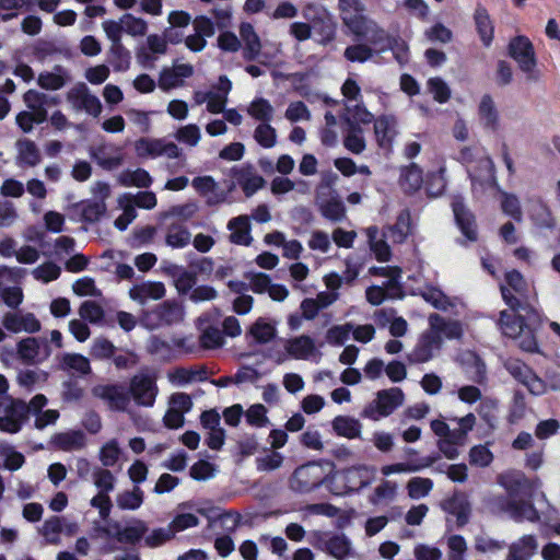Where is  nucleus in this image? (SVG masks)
<instances>
[{"label": "nucleus", "mask_w": 560, "mask_h": 560, "mask_svg": "<svg viewBox=\"0 0 560 560\" xmlns=\"http://www.w3.org/2000/svg\"><path fill=\"white\" fill-rule=\"evenodd\" d=\"M303 15L311 22L312 33L318 36V40L322 44H328L334 40L336 23L325 8L308 4L304 9Z\"/></svg>", "instance_id": "obj_14"}, {"label": "nucleus", "mask_w": 560, "mask_h": 560, "mask_svg": "<svg viewBox=\"0 0 560 560\" xmlns=\"http://www.w3.org/2000/svg\"><path fill=\"white\" fill-rule=\"evenodd\" d=\"M28 421V407L19 398L0 402V431L8 434L19 433Z\"/></svg>", "instance_id": "obj_8"}, {"label": "nucleus", "mask_w": 560, "mask_h": 560, "mask_svg": "<svg viewBox=\"0 0 560 560\" xmlns=\"http://www.w3.org/2000/svg\"><path fill=\"white\" fill-rule=\"evenodd\" d=\"M499 483L505 489L506 495L492 499L494 509L516 523L539 521V513L533 503L539 488L538 480H530L523 472H512L500 476Z\"/></svg>", "instance_id": "obj_1"}, {"label": "nucleus", "mask_w": 560, "mask_h": 560, "mask_svg": "<svg viewBox=\"0 0 560 560\" xmlns=\"http://www.w3.org/2000/svg\"><path fill=\"white\" fill-rule=\"evenodd\" d=\"M368 241L371 250L374 253L378 261H388L392 257L390 247L385 240H377V226H370L366 230Z\"/></svg>", "instance_id": "obj_52"}, {"label": "nucleus", "mask_w": 560, "mask_h": 560, "mask_svg": "<svg viewBox=\"0 0 560 560\" xmlns=\"http://www.w3.org/2000/svg\"><path fill=\"white\" fill-rule=\"evenodd\" d=\"M463 363L468 380L478 385H483L487 382L486 363L477 353H466Z\"/></svg>", "instance_id": "obj_39"}, {"label": "nucleus", "mask_w": 560, "mask_h": 560, "mask_svg": "<svg viewBox=\"0 0 560 560\" xmlns=\"http://www.w3.org/2000/svg\"><path fill=\"white\" fill-rule=\"evenodd\" d=\"M240 36L245 44L243 49L244 59L247 61L255 60L260 52L261 44L254 26L248 22L241 23Z\"/></svg>", "instance_id": "obj_35"}, {"label": "nucleus", "mask_w": 560, "mask_h": 560, "mask_svg": "<svg viewBox=\"0 0 560 560\" xmlns=\"http://www.w3.org/2000/svg\"><path fill=\"white\" fill-rule=\"evenodd\" d=\"M422 182V171L417 164L411 163L409 166L401 170L399 184L404 191H417L421 187Z\"/></svg>", "instance_id": "obj_49"}, {"label": "nucleus", "mask_w": 560, "mask_h": 560, "mask_svg": "<svg viewBox=\"0 0 560 560\" xmlns=\"http://www.w3.org/2000/svg\"><path fill=\"white\" fill-rule=\"evenodd\" d=\"M3 327L12 332L19 334L25 331L27 334L38 332L42 328L40 322L33 313L23 315L16 313H7L2 319Z\"/></svg>", "instance_id": "obj_22"}, {"label": "nucleus", "mask_w": 560, "mask_h": 560, "mask_svg": "<svg viewBox=\"0 0 560 560\" xmlns=\"http://www.w3.org/2000/svg\"><path fill=\"white\" fill-rule=\"evenodd\" d=\"M357 37L365 38L378 52H385V47H388L393 35L370 19Z\"/></svg>", "instance_id": "obj_30"}, {"label": "nucleus", "mask_w": 560, "mask_h": 560, "mask_svg": "<svg viewBox=\"0 0 560 560\" xmlns=\"http://www.w3.org/2000/svg\"><path fill=\"white\" fill-rule=\"evenodd\" d=\"M345 122V127H361L360 125H368L374 120V115L366 109L363 103H346L345 112L340 116Z\"/></svg>", "instance_id": "obj_33"}, {"label": "nucleus", "mask_w": 560, "mask_h": 560, "mask_svg": "<svg viewBox=\"0 0 560 560\" xmlns=\"http://www.w3.org/2000/svg\"><path fill=\"white\" fill-rule=\"evenodd\" d=\"M68 73L62 66H55L54 72L44 71L37 78V84L44 90H60L67 82Z\"/></svg>", "instance_id": "obj_45"}, {"label": "nucleus", "mask_w": 560, "mask_h": 560, "mask_svg": "<svg viewBox=\"0 0 560 560\" xmlns=\"http://www.w3.org/2000/svg\"><path fill=\"white\" fill-rule=\"evenodd\" d=\"M117 348L110 340L104 337H97L91 345L90 354L95 360H109L114 357Z\"/></svg>", "instance_id": "obj_64"}, {"label": "nucleus", "mask_w": 560, "mask_h": 560, "mask_svg": "<svg viewBox=\"0 0 560 560\" xmlns=\"http://www.w3.org/2000/svg\"><path fill=\"white\" fill-rule=\"evenodd\" d=\"M52 444L66 452L81 450L85 446V435L81 430L57 433L52 436Z\"/></svg>", "instance_id": "obj_42"}, {"label": "nucleus", "mask_w": 560, "mask_h": 560, "mask_svg": "<svg viewBox=\"0 0 560 560\" xmlns=\"http://www.w3.org/2000/svg\"><path fill=\"white\" fill-rule=\"evenodd\" d=\"M375 477V468L368 465L352 466L342 471L343 493L359 492L369 487Z\"/></svg>", "instance_id": "obj_18"}, {"label": "nucleus", "mask_w": 560, "mask_h": 560, "mask_svg": "<svg viewBox=\"0 0 560 560\" xmlns=\"http://www.w3.org/2000/svg\"><path fill=\"white\" fill-rule=\"evenodd\" d=\"M92 393L114 412H126L131 402L130 392L122 383L100 384L93 387Z\"/></svg>", "instance_id": "obj_11"}, {"label": "nucleus", "mask_w": 560, "mask_h": 560, "mask_svg": "<svg viewBox=\"0 0 560 560\" xmlns=\"http://www.w3.org/2000/svg\"><path fill=\"white\" fill-rule=\"evenodd\" d=\"M18 151L16 164L19 166L34 167L42 161L39 149L33 140L21 138L15 142Z\"/></svg>", "instance_id": "obj_31"}, {"label": "nucleus", "mask_w": 560, "mask_h": 560, "mask_svg": "<svg viewBox=\"0 0 560 560\" xmlns=\"http://www.w3.org/2000/svg\"><path fill=\"white\" fill-rule=\"evenodd\" d=\"M165 293V285L159 281H143L132 285L129 290L130 299L141 305L149 300H160L164 298Z\"/></svg>", "instance_id": "obj_26"}, {"label": "nucleus", "mask_w": 560, "mask_h": 560, "mask_svg": "<svg viewBox=\"0 0 560 560\" xmlns=\"http://www.w3.org/2000/svg\"><path fill=\"white\" fill-rule=\"evenodd\" d=\"M343 145L349 152L353 154H361L366 148L362 127H354L352 125L350 127H345Z\"/></svg>", "instance_id": "obj_48"}, {"label": "nucleus", "mask_w": 560, "mask_h": 560, "mask_svg": "<svg viewBox=\"0 0 560 560\" xmlns=\"http://www.w3.org/2000/svg\"><path fill=\"white\" fill-rule=\"evenodd\" d=\"M331 428L336 435L349 440L361 438L362 423L350 416H337L331 421Z\"/></svg>", "instance_id": "obj_37"}, {"label": "nucleus", "mask_w": 560, "mask_h": 560, "mask_svg": "<svg viewBox=\"0 0 560 560\" xmlns=\"http://www.w3.org/2000/svg\"><path fill=\"white\" fill-rule=\"evenodd\" d=\"M508 55L517 63L518 68L527 74L528 80H534V70L537 59L533 43L524 35L513 37L508 45Z\"/></svg>", "instance_id": "obj_10"}, {"label": "nucleus", "mask_w": 560, "mask_h": 560, "mask_svg": "<svg viewBox=\"0 0 560 560\" xmlns=\"http://www.w3.org/2000/svg\"><path fill=\"white\" fill-rule=\"evenodd\" d=\"M191 233L187 226L173 223L167 228L165 244L172 248L179 249L189 245Z\"/></svg>", "instance_id": "obj_47"}, {"label": "nucleus", "mask_w": 560, "mask_h": 560, "mask_svg": "<svg viewBox=\"0 0 560 560\" xmlns=\"http://www.w3.org/2000/svg\"><path fill=\"white\" fill-rule=\"evenodd\" d=\"M247 114L260 124L271 122L275 108L267 98L255 97L247 107Z\"/></svg>", "instance_id": "obj_50"}, {"label": "nucleus", "mask_w": 560, "mask_h": 560, "mask_svg": "<svg viewBox=\"0 0 560 560\" xmlns=\"http://www.w3.org/2000/svg\"><path fill=\"white\" fill-rule=\"evenodd\" d=\"M147 350L150 354L163 361H168L173 358V348L171 343L159 336H151L148 339Z\"/></svg>", "instance_id": "obj_59"}, {"label": "nucleus", "mask_w": 560, "mask_h": 560, "mask_svg": "<svg viewBox=\"0 0 560 560\" xmlns=\"http://www.w3.org/2000/svg\"><path fill=\"white\" fill-rule=\"evenodd\" d=\"M472 18L482 45L490 47L494 38V24L486 7L477 3Z\"/></svg>", "instance_id": "obj_27"}, {"label": "nucleus", "mask_w": 560, "mask_h": 560, "mask_svg": "<svg viewBox=\"0 0 560 560\" xmlns=\"http://www.w3.org/2000/svg\"><path fill=\"white\" fill-rule=\"evenodd\" d=\"M316 206L320 214L332 223L343 221L346 218V206L336 189L329 185H320L316 190Z\"/></svg>", "instance_id": "obj_9"}, {"label": "nucleus", "mask_w": 560, "mask_h": 560, "mask_svg": "<svg viewBox=\"0 0 560 560\" xmlns=\"http://www.w3.org/2000/svg\"><path fill=\"white\" fill-rule=\"evenodd\" d=\"M288 355L296 360H308L315 352L316 346L310 336L302 335L285 342Z\"/></svg>", "instance_id": "obj_32"}, {"label": "nucleus", "mask_w": 560, "mask_h": 560, "mask_svg": "<svg viewBox=\"0 0 560 560\" xmlns=\"http://www.w3.org/2000/svg\"><path fill=\"white\" fill-rule=\"evenodd\" d=\"M479 168L481 171H485L483 175H476L475 173L467 171L472 187H476L477 184H479L480 186H499L495 177L494 162L490 156H485L479 160Z\"/></svg>", "instance_id": "obj_43"}, {"label": "nucleus", "mask_w": 560, "mask_h": 560, "mask_svg": "<svg viewBox=\"0 0 560 560\" xmlns=\"http://www.w3.org/2000/svg\"><path fill=\"white\" fill-rule=\"evenodd\" d=\"M538 544L534 535H524L509 547L505 560H530L537 552Z\"/></svg>", "instance_id": "obj_34"}, {"label": "nucleus", "mask_w": 560, "mask_h": 560, "mask_svg": "<svg viewBox=\"0 0 560 560\" xmlns=\"http://www.w3.org/2000/svg\"><path fill=\"white\" fill-rule=\"evenodd\" d=\"M231 175L243 190L246 197H252L259 189H261L266 180L261 175L256 174L250 165L247 166H233Z\"/></svg>", "instance_id": "obj_21"}, {"label": "nucleus", "mask_w": 560, "mask_h": 560, "mask_svg": "<svg viewBox=\"0 0 560 560\" xmlns=\"http://www.w3.org/2000/svg\"><path fill=\"white\" fill-rule=\"evenodd\" d=\"M231 231L230 241L237 245H250L253 237L250 235V224L247 217L240 215L231 219L228 223Z\"/></svg>", "instance_id": "obj_40"}, {"label": "nucleus", "mask_w": 560, "mask_h": 560, "mask_svg": "<svg viewBox=\"0 0 560 560\" xmlns=\"http://www.w3.org/2000/svg\"><path fill=\"white\" fill-rule=\"evenodd\" d=\"M89 154L93 161L106 171H113L122 163L121 156L107 154L106 147L103 145L90 148Z\"/></svg>", "instance_id": "obj_55"}, {"label": "nucleus", "mask_w": 560, "mask_h": 560, "mask_svg": "<svg viewBox=\"0 0 560 560\" xmlns=\"http://www.w3.org/2000/svg\"><path fill=\"white\" fill-rule=\"evenodd\" d=\"M58 370L71 376H86L92 373L90 360L81 353L63 352L57 357Z\"/></svg>", "instance_id": "obj_23"}, {"label": "nucleus", "mask_w": 560, "mask_h": 560, "mask_svg": "<svg viewBox=\"0 0 560 560\" xmlns=\"http://www.w3.org/2000/svg\"><path fill=\"white\" fill-rule=\"evenodd\" d=\"M411 234L410 211L404 209L397 215L396 222L383 230V237L395 244H402Z\"/></svg>", "instance_id": "obj_28"}, {"label": "nucleus", "mask_w": 560, "mask_h": 560, "mask_svg": "<svg viewBox=\"0 0 560 560\" xmlns=\"http://www.w3.org/2000/svg\"><path fill=\"white\" fill-rule=\"evenodd\" d=\"M185 311L183 305L175 300H165L151 310L143 311L140 324L149 330L164 326H173L183 322Z\"/></svg>", "instance_id": "obj_4"}, {"label": "nucleus", "mask_w": 560, "mask_h": 560, "mask_svg": "<svg viewBox=\"0 0 560 560\" xmlns=\"http://www.w3.org/2000/svg\"><path fill=\"white\" fill-rule=\"evenodd\" d=\"M277 335L276 326L259 317L249 328L248 336L258 345H265L275 339Z\"/></svg>", "instance_id": "obj_46"}, {"label": "nucleus", "mask_w": 560, "mask_h": 560, "mask_svg": "<svg viewBox=\"0 0 560 560\" xmlns=\"http://www.w3.org/2000/svg\"><path fill=\"white\" fill-rule=\"evenodd\" d=\"M119 183L125 187L136 186L148 188L152 184V177L148 171L139 167L135 171H124L119 176Z\"/></svg>", "instance_id": "obj_53"}, {"label": "nucleus", "mask_w": 560, "mask_h": 560, "mask_svg": "<svg viewBox=\"0 0 560 560\" xmlns=\"http://www.w3.org/2000/svg\"><path fill=\"white\" fill-rule=\"evenodd\" d=\"M144 494L139 486H135L132 490H126L119 493L116 502L119 509L135 511L143 503Z\"/></svg>", "instance_id": "obj_54"}, {"label": "nucleus", "mask_w": 560, "mask_h": 560, "mask_svg": "<svg viewBox=\"0 0 560 560\" xmlns=\"http://www.w3.org/2000/svg\"><path fill=\"white\" fill-rule=\"evenodd\" d=\"M67 101L77 112H85L93 117H98L102 113L100 98L91 94L88 85L83 82L77 83L68 91Z\"/></svg>", "instance_id": "obj_17"}, {"label": "nucleus", "mask_w": 560, "mask_h": 560, "mask_svg": "<svg viewBox=\"0 0 560 560\" xmlns=\"http://www.w3.org/2000/svg\"><path fill=\"white\" fill-rule=\"evenodd\" d=\"M443 340L442 337L431 330L423 332L413 350L407 359L410 363H425L433 359L435 352L440 351Z\"/></svg>", "instance_id": "obj_19"}, {"label": "nucleus", "mask_w": 560, "mask_h": 560, "mask_svg": "<svg viewBox=\"0 0 560 560\" xmlns=\"http://www.w3.org/2000/svg\"><path fill=\"white\" fill-rule=\"evenodd\" d=\"M191 186L200 197L205 198L206 205L209 207L225 202L230 192L235 188L234 182H229L226 189L221 188L219 183L210 175L192 178Z\"/></svg>", "instance_id": "obj_12"}, {"label": "nucleus", "mask_w": 560, "mask_h": 560, "mask_svg": "<svg viewBox=\"0 0 560 560\" xmlns=\"http://www.w3.org/2000/svg\"><path fill=\"white\" fill-rule=\"evenodd\" d=\"M365 11H346L340 12V18L343 24L349 28V31L354 35H360V32L368 23L370 18L364 14Z\"/></svg>", "instance_id": "obj_62"}, {"label": "nucleus", "mask_w": 560, "mask_h": 560, "mask_svg": "<svg viewBox=\"0 0 560 560\" xmlns=\"http://www.w3.org/2000/svg\"><path fill=\"white\" fill-rule=\"evenodd\" d=\"M432 488L433 481L424 477H413L407 483L408 495L413 500L425 498Z\"/></svg>", "instance_id": "obj_61"}, {"label": "nucleus", "mask_w": 560, "mask_h": 560, "mask_svg": "<svg viewBox=\"0 0 560 560\" xmlns=\"http://www.w3.org/2000/svg\"><path fill=\"white\" fill-rule=\"evenodd\" d=\"M405 402V394L399 387L382 389L376 393L374 400L362 410L361 417L373 421L390 416Z\"/></svg>", "instance_id": "obj_6"}, {"label": "nucleus", "mask_w": 560, "mask_h": 560, "mask_svg": "<svg viewBox=\"0 0 560 560\" xmlns=\"http://www.w3.org/2000/svg\"><path fill=\"white\" fill-rule=\"evenodd\" d=\"M51 346L44 337H25L16 343L18 358L25 364H40L51 355Z\"/></svg>", "instance_id": "obj_13"}, {"label": "nucleus", "mask_w": 560, "mask_h": 560, "mask_svg": "<svg viewBox=\"0 0 560 560\" xmlns=\"http://www.w3.org/2000/svg\"><path fill=\"white\" fill-rule=\"evenodd\" d=\"M334 468L330 460H311L294 469L289 487L295 493H310L330 481Z\"/></svg>", "instance_id": "obj_3"}, {"label": "nucleus", "mask_w": 560, "mask_h": 560, "mask_svg": "<svg viewBox=\"0 0 560 560\" xmlns=\"http://www.w3.org/2000/svg\"><path fill=\"white\" fill-rule=\"evenodd\" d=\"M441 508L447 514L456 517L458 527H463L469 522L471 506L465 493L455 492L441 503Z\"/></svg>", "instance_id": "obj_24"}, {"label": "nucleus", "mask_w": 560, "mask_h": 560, "mask_svg": "<svg viewBox=\"0 0 560 560\" xmlns=\"http://www.w3.org/2000/svg\"><path fill=\"white\" fill-rule=\"evenodd\" d=\"M370 273L372 276L387 277L388 280L384 282L385 289L395 290L397 292L401 291L400 285V275L401 270L397 267H376L373 266L370 268Z\"/></svg>", "instance_id": "obj_56"}, {"label": "nucleus", "mask_w": 560, "mask_h": 560, "mask_svg": "<svg viewBox=\"0 0 560 560\" xmlns=\"http://www.w3.org/2000/svg\"><path fill=\"white\" fill-rule=\"evenodd\" d=\"M441 458L440 454H432L425 457L420 458L417 463H395L390 465H385L381 468L383 476L388 477L393 474H401V472H417L424 468L431 467L434 463H436Z\"/></svg>", "instance_id": "obj_29"}, {"label": "nucleus", "mask_w": 560, "mask_h": 560, "mask_svg": "<svg viewBox=\"0 0 560 560\" xmlns=\"http://www.w3.org/2000/svg\"><path fill=\"white\" fill-rule=\"evenodd\" d=\"M504 368L511 376L526 386L532 395L545 394L546 383L523 361L510 358L504 362Z\"/></svg>", "instance_id": "obj_15"}, {"label": "nucleus", "mask_w": 560, "mask_h": 560, "mask_svg": "<svg viewBox=\"0 0 560 560\" xmlns=\"http://www.w3.org/2000/svg\"><path fill=\"white\" fill-rule=\"evenodd\" d=\"M135 150L139 158L156 159L166 156L168 159H177L182 155V149L172 141L163 138H140L135 143Z\"/></svg>", "instance_id": "obj_16"}, {"label": "nucleus", "mask_w": 560, "mask_h": 560, "mask_svg": "<svg viewBox=\"0 0 560 560\" xmlns=\"http://www.w3.org/2000/svg\"><path fill=\"white\" fill-rule=\"evenodd\" d=\"M130 51L121 44L112 45L107 55V61L114 71L124 72L130 67Z\"/></svg>", "instance_id": "obj_51"}, {"label": "nucleus", "mask_w": 560, "mask_h": 560, "mask_svg": "<svg viewBox=\"0 0 560 560\" xmlns=\"http://www.w3.org/2000/svg\"><path fill=\"white\" fill-rule=\"evenodd\" d=\"M500 291L511 310L500 312L498 325L504 336L515 339L526 327H540L541 316L536 308L522 302L503 284L500 285Z\"/></svg>", "instance_id": "obj_2"}, {"label": "nucleus", "mask_w": 560, "mask_h": 560, "mask_svg": "<svg viewBox=\"0 0 560 560\" xmlns=\"http://www.w3.org/2000/svg\"><path fill=\"white\" fill-rule=\"evenodd\" d=\"M253 137L264 149H271L277 143V131L270 122L258 124L254 130Z\"/></svg>", "instance_id": "obj_58"}, {"label": "nucleus", "mask_w": 560, "mask_h": 560, "mask_svg": "<svg viewBox=\"0 0 560 560\" xmlns=\"http://www.w3.org/2000/svg\"><path fill=\"white\" fill-rule=\"evenodd\" d=\"M149 528L145 522L136 520L132 525L124 526L119 542H127L135 545L139 542L142 537L148 533Z\"/></svg>", "instance_id": "obj_60"}, {"label": "nucleus", "mask_w": 560, "mask_h": 560, "mask_svg": "<svg viewBox=\"0 0 560 560\" xmlns=\"http://www.w3.org/2000/svg\"><path fill=\"white\" fill-rule=\"evenodd\" d=\"M451 206L456 225L462 234L470 242L477 241L475 217L465 206L464 198L462 196H454Z\"/></svg>", "instance_id": "obj_20"}, {"label": "nucleus", "mask_w": 560, "mask_h": 560, "mask_svg": "<svg viewBox=\"0 0 560 560\" xmlns=\"http://www.w3.org/2000/svg\"><path fill=\"white\" fill-rule=\"evenodd\" d=\"M478 115L485 128L492 131L497 130L499 125V114L490 94H485L478 106Z\"/></svg>", "instance_id": "obj_44"}, {"label": "nucleus", "mask_w": 560, "mask_h": 560, "mask_svg": "<svg viewBox=\"0 0 560 560\" xmlns=\"http://www.w3.org/2000/svg\"><path fill=\"white\" fill-rule=\"evenodd\" d=\"M365 11H346L340 12V18L343 24L349 28V31L354 35H360V32L368 23L370 18L364 14Z\"/></svg>", "instance_id": "obj_63"}, {"label": "nucleus", "mask_w": 560, "mask_h": 560, "mask_svg": "<svg viewBox=\"0 0 560 560\" xmlns=\"http://www.w3.org/2000/svg\"><path fill=\"white\" fill-rule=\"evenodd\" d=\"M373 121L378 147L383 150H390L394 139L397 136L396 118L393 115H381Z\"/></svg>", "instance_id": "obj_25"}, {"label": "nucleus", "mask_w": 560, "mask_h": 560, "mask_svg": "<svg viewBox=\"0 0 560 560\" xmlns=\"http://www.w3.org/2000/svg\"><path fill=\"white\" fill-rule=\"evenodd\" d=\"M128 392H130V400L132 399L137 406L151 408L154 406L159 387L156 376L145 371L135 374L130 381Z\"/></svg>", "instance_id": "obj_7"}, {"label": "nucleus", "mask_w": 560, "mask_h": 560, "mask_svg": "<svg viewBox=\"0 0 560 560\" xmlns=\"http://www.w3.org/2000/svg\"><path fill=\"white\" fill-rule=\"evenodd\" d=\"M310 544L336 560H348L353 556L352 542L343 533L314 530Z\"/></svg>", "instance_id": "obj_5"}, {"label": "nucleus", "mask_w": 560, "mask_h": 560, "mask_svg": "<svg viewBox=\"0 0 560 560\" xmlns=\"http://www.w3.org/2000/svg\"><path fill=\"white\" fill-rule=\"evenodd\" d=\"M75 211L80 214V220L85 223H95L106 213V203L103 200L86 199L78 202Z\"/></svg>", "instance_id": "obj_38"}, {"label": "nucleus", "mask_w": 560, "mask_h": 560, "mask_svg": "<svg viewBox=\"0 0 560 560\" xmlns=\"http://www.w3.org/2000/svg\"><path fill=\"white\" fill-rule=\"evenodd\" d=\"M49 373L40 370H21L18 373L16 382L20 387L24 388L27 392H34L36 389H40L48 381Z\"/></svg>", "instance_id": "obj_41"}, {"label": "nucleus", "mask_w": 560, "mask_h": 560, "mask_svg": "<svg viewBox=\"0 0 560 560\" xmlns=\"http://www.w3.org/2000/svg\"><path fill=\"white\" fill-rule=\"evenodd\" d=\"M421 296L430 303L434 308L447 311L453 304L450 298L439 288L428 285L421 291Z\"/></svg>", "instance_id": "obj_57"}, {"label": "nucleus", "mask_w": 560, "mask_h": 560, "mask_svg": "<svg viewBox=\"0 0 560 560\" xmlns=\"http://www.w3.org/2000/svg\"><path fill=\"white\" fill-rule=\"evenodd\" d=\"M429 324L432 332L444 335L447 339L463 337V326L458 320H446L441 315L433 313L429 316Z\"/></svg>", "instance_id": "obj_36"}]
</instances>
